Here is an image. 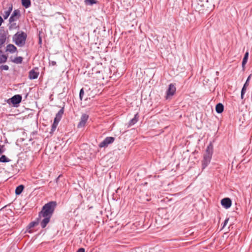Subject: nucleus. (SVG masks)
<instances>
[{"label": "nucleus", "mask_w": 252, "mask_h": 252, "mask_svg": "<svg viewBox=\"0 0 252 252\" xmlns=\"http://www.w3.org/2000/svg\"><path fill=\"white\" fill-rule=\"evenodd\" d=\"M57 206L56 201H50L45 204L42 207L41 211L39 213V218L42 217H52L55 208Z\"/></svg>", "instance_id": "f257e3e1"}, {"label": "nucleus", "mask_w": 252, "mask_h": 252, "mask_svg": "<svg viewBox=\"0 0 252 252\" xmlns=\"http://www.w3.org/2000/svg\"><path fill=\"white\" fill-rule=\"evenodd\" d=\"M213 151V146L210 144L206 150L205 154L203 156L202 160V169L204 170L210 163Z\"/></svg>", "instance_id": "f03ea898"}, {"label": "nucleus", "mask_w": 252, "mask_h": 252, "mask_svg": "<svg viewBox=\"0 0 252 252\" xmlns=\"http://www.w3.org/2000/svg\"><path fill=\"white\" fill-rule=\"evenodd\" d=\"M27 37V34L21 31L17 32L13 35V40L17 46L23 47L25 44Z\"/></svg>", "instance_id": "7ed1b4c3"}, {"label": "nucleus", "mask_w": 252, "mask_h": 252, "mask_svg": "<svg viewBox=\"0 0 252 252\" xmlns=\"http://www.w3.org/2000/svg\"><path fill=\"white\" fill-rule=\"evenodd\" d=\"M176 91L175 84L171 83L168 86V88L166 92L165 98L166 99L170 98L175 94Z\"/></svg>", "instance_id": "20e7f679"}, {"label": "nucleus", "mask_w": 252, "mask_h": 252, "mask_svg": "<svg viewBox=\"0 0 252 252\" xmlns=\"http://www.w3.org/2000/svg\"><path fill=\"white\" fill-rule=\"evenodd\" d=\"M115 138L113 137H107L99 144V148L107 147L109 144L114 142Z\"/></svg>", "instance_id": "39448f33"}, {"label": "nucleus", "mask_w": 252, "mask_h": 252, "mask_svg": "<svg viewBox=\"0 0 252 252\" xmlns=\"http://www.w3.org/2000/svg\"><path fill=\"white\" fill-rule=\"evenodd\" d=\"M89 119V115L87 114H83L80 118V121L77 125L79 128L84 127Z\"/></svg>", "instance_id": "423d86ee"}, {"label": "nucleus", "mask_w": 252, "mask_h": 252, "mask_svg": "<svg viewBox=\"0 0 252 252\" xmlns=\"http://www.w3.org/2000/svg\"><path fill=\"white\" fill-rule=\"evenodd\" d=\"M20 16V11L18 9L14 10L12 15L9 18V21L10 23L17 21Z\"/></svg>", "instance_id": "0eeeda50"}, {"label": "nucleus", "mask_w": 252, "mask_h": 252, "mask_svg": "<svg viewBox=\"0 0 252 252\" xmlns=\"http://www.w3.org/2000/svg\"><path fill=\"white\" fill-rule=\"evenodd\" d=\"M10 101L14 105L19 104L22 100V96L20 94H16L13 96L10 99Z\"/></svg>", "instance_id": "6e6552de"}, {"label": "nucleus", "mask_w": 252, "mask_h": 252, "mask_svg": "<svg viewBox=\"0 0 252 252\" xmlns=\"http://www.w3.org/2000/svg\"><path fill=\"white\" fill-rule=\"evenodd\" d=\"M221 205L225 209L229 208L232 204L231 200L229 198H224L221 200Z\"/></svg>", "instance_id": "1a4fd4ad"}, {"label": "nucleus", "mask_w": 252, "mask_h": 252, "mask_svg": "<svg viewBox=\"0 0 252 252\" xmlns=\"http://www.w3.org/2000/svg\"><path fill=\"white\" fill-rule=\"evenodd\" d=\"M251 75H250L248 76L245 83L244 84V85L242 89L241 92V97L242 99H243L244 98V94H245L246 92L247 88L249 86V81L251 79Z\"/></svg>", "instance_id": "9d476101"}, {"label": "nucleus", "mask_w": 252, "mask_h": 252, "mask_svg": "<svg viewBox=\"0 0 252 252\" xmlns=\"http://www.w3.org/2000/svg\"><path fill=\"white\" fill-rule=\"evenodd\" d=\"M7 6L8 9L6 11H4V13L2 14L4 19H6L9 17L13 9V5L12 4L8 3Z\"/></svg>", "instance_id": "9b49d317"}, {"label": "nucleus", "mask_w": 252, "mask_h": 252, "mask_svg": "<svg viewBox=\"0 0 252 252\" xmlns=\"http://www.w3.org/2000/svg\"><path fill=\"white\" fill-rule=\"evenodd\" d=\"M42 218H43V219L40 221V223L41 227L44 228L49 222L51 218L49 217H42Z\"/></svg>", "instance_id": "f8f14e48"}, {"label": "nucleus", "mask_w": 252, "mask_h": 252, "mask_svg": "<svg viewBox=\"0 0 252 252\" xmlns=\"http://www.w3.org/2000/svg\"><path fill=\"white\" fill-rule=\"evenodd\" d=\"M40 218H39V217L37 219L36 221H34L31 222L29 225L28 226V228L27 229V231H28L29 233H32V231L30 230L31 228H32L34 227L35 226L37 225L39 223V221L40 220Z\"/></svg>", "instance_id": "ddd939ff"}, {"label": "nucleus", "mask_w": 252, "mask_h": 252, "mask_svg": "<svg viewBox=\"0 0 252 252\" xmlns=\"http://www.w3.org/2000/svg\"><path fill=\"white\" fill-rule=\"evenodd\" d=\"M6 51L10 53H14L17 51V48L13 44H8L6 48Z\"/></svg>", "instance_id": "4468645a"}, {"label": "nucleus", "mask_w": 252, "mask_h": 252, "mask_svg": "<svg viewBox=\"0 0 252 252\" xmlns=\"http://www.w3.org/2000/svg\"><path fill=\"white\" fill-rule=\"evenodd\" d=\"M39 75V72L35 71L33 69H32L29 71V78L30 79H35L37 78Z\"/></svg>", "instance_id": "2eb2a0df"}, {"label": "nucleus", "mask_w": 252, "mask_h": 252, "mask_svg": "<svg viewBox=\"0 0 252 252\" xmlns=\"http://www.w3.org/2000/svg\"><path fill=\"white\" fill-rule=\"evenodd\" d=\"M64 112V107H62L56 114L54 120L60 122L62 118Z\"/></svg>", "instance_id": "dca6fc26"}, {"label": "nucleus", "mask_w": 252, "mask_h": 252, "mask_svg": "<svg viewBox=\"0 0 252 252\" xmlns=\"http://www.w3.org/2000/svg\"><path fill=\"white\" fill-rule=\"evenodd\" d=\"M139 119V115L138 113H136L134 115V117L131 120H130L128 123V126H131L134 124H135Z\"/></svg>", "instance_id": "f3484780"}, {"label": "nucleus", "mask_w": 252, "mask_h": 252, "mask_svg": "<svg viewBox=\"0 0 252 252\" xmlns=\"http://www.w3.org/2000/svg\"><path fill=\"white\" fill-rule=\"evenodd\" d=\"M223 110H224V106L222 103H219L216 105V111L218 113H219V114L221 113L223 111Z\"/></svg>", "instance_id": "a211bd4d"}, {"label": "nucleus", "mask_w": 252, "mask_h": 252, "mask_svg": "<svg viewBox=\"0 0 252 252\" xmlns=\"http://www.w3.org/2000/svg\"><path fill=\"white\" fill-rule=\"evenodd\" d=\"M248 57H249V52H247L245 54L244 57L243 61H242V66L243 69H245V64H246V63L248 62Z\"/></svg>", "instance_id": "6ab92c4d"}, {"label": "nucleus", "mask_w": 252, "mask_h": 252, "mask_svg": "<svg viewBox=\"0 0 252 252\" xmlns=\"http://www.w3.org/2000/svg\"><path fill=\"white\" fill-rule=\"evenodd\" d=\"M2 51L0 50V63H5L7 60V57L3 54H2Z\"/></svg>", "instance_id": "aec40b11"}, {"label": "nucleus", "mask_w": 252, "mask_h": 252, "mask_svg": "<svg viewBox=\"0 0 252 252\" xmlns=\"http://www.w3.org/2000/svg\"><path fill=\"white\" fill-rule=\"evenodd\" d=\"M22 5L26 8H28L31 5V0H21Z\"/></svg>", "instance_id": "412c9836"}, {"label": "nucleus", "mask_w": 252, "mask_h": 252, "mask_svg": "<svg viewBox=\"0 0 252 252\" xmlns=\"http://www.w3.org/2000/svg\"><path fill=\"white\" fill-rule=\"evenodd\" d=\"M24 187L23 185H21L18 186L15 189V194L16 195L20 194L24 189Z\"/></svg>", "instance_id": "4be33fe9"}, {"label": "nucleus", "mask_w": 252, "mask_h": 252, "mask_svg": "<svg viewBox=\"0 0 252 252\" xmlns=\"http://www.w3.org/2000/svg\"><path fill=\"white\" fill-rule=\"evenodd\" d=\"M59 122H60L57 121L56 120H54L53 124L52 125L50 133H53L55 131Z\"/></svg>", "instance_id": "5701e85b"}, {"label": "nucleus", "mask_w": 252, "mask_h": 252, "mask_svg": "<svg viewBox=\"0 0 252 252\" xmlns=\"http://www.w3.org/2000/svg\"><path fill=\"white\" fill-rule=\"evenodd\" d=\"M6 41V36L5 34H1L0 36V47L5 43Z\"/></svg>", "instance_id": "b1692460"}, {"label": "nucleus", "mask_w": 252, "mask_h": 252, "mask_svg": "<svg viewBox=\"0 0 252 252\" xmlns=\"http://www.w3.org/2000/svg\"><path fill=\"white\" fill-rule=\"evenodd\" d=\"M10 161L5 155H2L0 158V162H8Z\"/></svg>", "instance_id": "393cba45"}, {"label": "nucleus", "mask_w": 252, "mask_h": 252, "mask_svg": "<svg viewBox=\"0 0 252 252\" xmlns=\"http://www.w3.org/2000/svg\"><path fill=\"white\" fill-rule=\"evenodd\" d=\"M23 61V58L21 57H18L15 58L12 62L15 63L19 64L21 63Z\"/></svg>", "instance_id": "a878e982"}, {"label": "nucleus", "mask_w": 252, "mask_h": 252, "mask_svg": "<svg viewBox=\"0 0 252 252\" xmlns=\"http://www.w3.org/2000/svg\"><path fill=\"white\" fill-rule=\"evenodd\" d=\"M10 24V25L9 26V27L10 30L16 29L17 28V25L15 23H13V22Z\"/></svg>", "instance_id": "bb28decb"}, {"label": "nucleus", "mask_w": 252, "mask_h": 252, "mask_svg": "<svg viewBox=\"0 0 252 252\" xmlns=\"http://www.w3.org/2000/svg\"><path fill=\"white\" fill-rule=\"evenodd\" d=\"M84 94V92L83 89L82 88L80 90V93H79V98H80V100H82Z\"/></svg>", "instance_id": "cd10ccee"}, {"label": "nucleus", "mask_w": 252, "mask_h": 252, "mask_svg": "<svg viewBox=\"0 0 252 252\" xmlns=\"http://www.w3.org/2000/svg\"><path fill=\"white\" fill-rule=\"evenodd\" d=\"M85 2L91 5H93V4L96 3V1L95 0H85Z\"/></svg>", "instance_id": "c85d7f7f"}, {"label": "nucleus", "mask_w": 252, "mask_h": 252, "mask_svg": "<svg viewBox=\"0 0 252 252\" xmlns=\"http://www.w3.org/2000/svg\"><path fill=\"white\" fill-rule=\"evenodd\" d=\"M0 69L3 70H8L9 69V66L7 65H1L0 66Z\"/></svg>", "instance_id": "c756f323"}, {"label": "nucleus", "mask_w": 252, "mask_h": 252, "mask_svg": "<svg viewBox=\"0 0 252 252\" xmlns=\"http://www.w3.org/2000/svg\"><path fill=\"white\" fill-rule=\"evenodd\" d=\"M5 151L4 146L0 144V155Z\"/></svg>", "instance_id": "7c9ffc66"}, {"label": "nucleus", "mask_w": 252, "mask_h": 252, "mask_svg": "<svg viewBox=\"0 0 252 252\" xmlns=\"http://www.w3.org/2000/svg\"><path fill=\"white\" fill-rule=\"evenodd\" d=\"M228 220H229V218H227L223 222V226H222L223 228L226 225L227 223H228Z\"/></svg>", "instance_id": "2f4dec72"}, {"label": "nucleus", "mask_w": 252, "mask_h": 252, "mask_svg": "<svg viewBox=\"0 0 252 252\" xmlns=\"http://www.w3.org/2000/svg\"><path fill=\"white\" fill-rule=\"evenodd\" d=\"M76 252H85V249L84 248H79Z\"/></svg>", "instance_id": "473e14b6"}, {"label": "nucleus", "mask_w": 252, "mask_h": 252, "mask_svg": "<svg viewBox=\"0 0 252 252\" xmlns=\"http://www.w3.org/2000/svg\"><path fill=\"white\" fill-rule=\"evenodd\" d=\"M50 64L51 65L55 66L56 65V62L55 61H51L50 62Z\"/></svg>", "instance_id": "72a5a7b5"}, {"label": "nucleus", "mask_w": 252, "mask_h": 252, "mask_svg": "<svg viewBox=\"0 0 252 252\" xmlns=\"http://www.w3.org/2000/svg\"><path fill=\"white\" fill-rule=\"evenodd\" d=\"M3 20L2 18V17H1V16H0V26L1 25V24L3 22Z\"/></svg>", "instance_id": "f704fd0d"}, {"label": "nucleus", "mask_w": 252, "mask_h": 252, "mask_svg": "<svg viewBox=\"0 0 252 252\" xmlns=\"http://www.w3.org/2000/svg\"><path fill=\"white\" fill-rule=\"evenodd\" d=\"M41 42H42V41H41V38L40 37V38H39V43H41Z\"/></svg>", "instance_id": "c9c22d12"}, {"label": "nucleus", "mask_w": 252, "mask_h": 252, "mask_svg": "<svg viewBox=\"0 0 252 252\" xmlns=\"http://www.w3.org/2000/svg\"><path fill=\"white\" fill-rule=\"evenodd\" d=\"M219 72L218 71H217V74H218Z\"/></svg>", "instance_id": "e433bc0d"}, {"label": "nucleus", "mask_w": 252, "mask_h": 252, "mask_svg": "<svg viewBox=\"0 0 252 252\" xmlns=\"http://www.w3.org/2000/svg\"><path fill=\"white\" fill-rule=\"evenodd\" d=\"M219 72L218 71H217V74H218Z\"/></svg>", "instance_id": "4c0bfd02"}]
</instances>
